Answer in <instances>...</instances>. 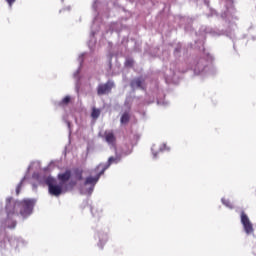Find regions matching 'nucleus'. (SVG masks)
Wrapping results in <instances>:
<instances>
[{
    "label": "nucleus",
    "mask_w": 256,
    "mask_h": 256,
    "mask_svg": "<svg viewBox=\"0 0 256 256\" xmlns=\"http://www.w3.org/2000/svg\"><path fill=\"white\" fill-rule=\"evenodd\" d=\"M118 161H121V159L119 157H116V158L110 157L106 164L98 165V167H96V169L94 170L96 175L94 177L90 176V177L86 178V181L80 190L82 195H91V193H93V190L95 189V185H97V182L99 181L101 175H103L105 173V171H107V169H109V167L112 165V163H117Z\"/></svg>",
    "instance_id": "obj_1"
},
{
    "label": "nucleus",
    "mask_w": 256,
    "mask_h": 256,
    "mask_svg": "<svg viewBox=\"0 0 256 256\" xmlns=\"http://www.w3.org/2000/svg\"><path fill=\"white\" fill-rule=\"evenodd\" d=\"M13 198L6 199V213L8 218L19 209L21 217L24 219L29 217L33 213V208L35 207V200L33 199H24L23 201L19 202L16 201L15 203L12 202Z\"/></svg>",
    "instance_id": "obj_2"
},
{
    "label": "nucleus",
    "mask_w": 256,
    "mask_h": 256,
    "mask_svg": "<svg viewBox=\"0 0 256 256\" xmlns=\"http://www.w3.org/2000/svg\"><path fill=\"white\" fill-rule=\"evenodd\" d=\"M45 183L48 185L50 195H53L54 197H59L62 193L67 192V188L63 186V183L57 182V180L51 176L46 178Z\"/></svg>",
    "instance_id": "obj_3"
},
{
    "label": "nucleus",
    "mask_w": 256,
    "mask_h": 256,
    "mask_svg": "<svg viewBox=\"0 0 256 256\" xmlns=\"http://www.w3.org/2000/svg\"><path fill=\"white\" fill-rule=\"evenodd\" d=\"M240 221L242 223V227H243L246 235H253V231H254L253 223H251L249 216H247V214H245V212H241Z\"/></svg>",
    "instance_id": "obj_4"
},
{
    "label": "nucleus",
    "mask_w": 256,
    "mask_h": 256,
    "mask_svg": "<svg viewBox=\"0 0 256 256\" xmlns=\"http://www.w3.org/2000/svg\"><path fill=\"white\" fill-rule=\"evenodd\" d=\"M194 73L195 75H208L210 72H209V66H207V60L200 59L194 65Z\"/></svg>",
    "instance_id": "obj_5"
},
{
    "label": "nucleus",
    "mask_w": 256,
    "mask_h": 256,
    "mask_svg": "<svg viewBox=\"0 0 256 256\" xmlns=\"http://www.w3.org/2000/svg\"><path fill=\"white\" fill-rule=\"evenodd\" d=\"M103 139L104 141L107 142L109 147H112L113 149H115L117 145V137H115V133H113V131L111 130L105 131L103 135Z\"/></svg>",
    "instance_id": "obj_6"
},
{
    "label": "nucleus",
    "mask_w": 256,
    "mask_h": 256,
    "mask_svg": "<svg viewBox=\"0 0 256 256\" xmlns=\"http://www.w3.org/2000/svg\"><path fill=\"white\" fill-rule=\"evenodd\" d=\"M114 85L115 84L112 81H108L106 84H100L97 89L98 95H106V93H110Z\"/></svg>",
    "instance_id": "obj_7"
},
{
    "label": "nucleus",
    "mask_w": 256,
    "mask_h": 256,
    "mask_svg": "<svg viewBox=\"0 0 256 256\" xmlns=\"http://www.w3.org/2000/svg\"><path fill=\"white\" fill-rule=\"evenodd\" d=\"M58 179L60 183H62V185L65 187V183L71 179V171L67 170L64 173L58 174Z\"/></svg>",
    "instance_id": "obj_8"
},
{
    "label": "nucleus",
    "mask_w": 256,
    "mask_h": 256,
    "mask_svg": "<svg viewBox=\"0 0 256 256\" xmlns=\"http://www.w3.org/2000/svg\"><path fill=\"white\" fill-rule=\"evenodd\" d=\"M132 89H143V79L137 78L131 82Z\"/></svg>",
    "instance_id": "obj_9"
},
{
    "label": "nucleus",
    "mask_w": 256,
    "mask_h": 256,
    "mask_svg": "<svg viewBox=\"0 0 256 256\" xmlns=\"http://www.w3.org/2000/svg\"><path fill=\"white\" fill-rule=\"evenodd\" d=\"M73 179H75V181H81V179H83V170H75Z\"/></svg>",
    "instance_id": "obj_10"
},
{
    "label": "nucleus",
    "mask_w": 256,
    "mask_h": 256,
    "mask_svg": "<svg viewBox=\"0 0 256 256\" xmlns=\"http://www.w3.org/2000/svg\"><path fill=\"white\" fill-rule=\"evenodd\" d=\"M101 115V110L97 108H92L91 117L92 119H99V116Z\"/></svg>",
    "instance_id": "obj_11"
},
{
    "label": "nucleus",
    "mask_w": 256,
    "mask_h": 256,
    "mask_svg": "<svg viewBox=\"0 0 256 256\" xmlns=\"http://www.w3.org/2000/svg\"><path fill=\"white\" fill-rule=\"evenodd\" d=\"M121 123L122 125H125L127 123H129V113H124L121 117Z\"/></svg>",
    "instance_id": "obj_12"
},
{
    "label": "nucleus",
    "mask_w": 256,
    "mask_h": 256,
    "mask_svg": "<svg viewBox=\"0 0 256 256\" xmlns=\"http://www.w3.org/2000/svg\"><path fill=\"white\" fill-rule=\"evenodd\" d=\"M175 81V73L167 74L166 76V83H173Z\"/></svg>",
    "instance_id": "obj_13"
},
{
    "label": "nucleus",
    "mask_w": 256,
    "mask_h": 256,
    "mask_svg": "<svg viewBox=\"0 0 256 256\" xmlns=\"http://www.w3.org/2000/svg\"><path fill=\"white\" fill-rule=\"evenodd\" d=\"M222 203H223V205L228 207V209H233V204L230 203L229 200H225V198H222Z\"/></svg>",
    "instance_id": "obj_14"
},
{
    "label": "nucleus",
    "mask_w": 256,
    "mask_h": 256,
    "mask_svg": "<svg viewBox=\"0 0 256 256\" xmlns=\"http://www.w3.org/2000/svg\"><path fill=\"white\" fill-rule=\"evenodd\" d=\"M33 167H35L36 169H39L41 167V164L39 162H33L29 167H28V171H31V169H33Z\"/></svg>",
    "instance_id": "obj_15"
},
{
    "label": "nucleus",
    "mask_w": 256,
    "mask_h": 256,
    "mask_svg": "<svg viewBox=\"0 0 256 256\" xmlns=\"http://www.w3.org/2000/svg\"><path fill=\"white\" fill-rule=\"evenodd\" d=\"M71 101V96H66L63 98V100L60 102V105H67Z\"/></svg>",
    "instance_id": "obj_16"
},
{
    "label": "nucleus",
    "mask_w": 256,
    "mask_h": 256,
    "mask_svg": "<svg viewBox=\"0 0 256 256\" xmlns=\"http://www.w3.org/2000/svg\"><path fill=\"white\" fill-rule=\"evenodd\" d=\"M100 244L101 243H107V234H101V236H98Z\"/></svg>",
    "instance_id": "obj_17"
},
{
    "label": "nucleus",
    "mask_w": 256,
    "mask_h": 256,
    "mask_svg": "<svg viewBox=\"0 0 256 256\" xmlns=\"http://www.w3.org/2000/svg\"><path fill=\"white\" fill-rule=\"evenodd\" d=\"M17 225V223L15 222V221H13L12 223H11V225L9 224V220H7V227L9 228V229H15V226Z\"/></svg>",
    "instance_id": "obj_18"
},
{
    "label": "nucleus",
    "mask_w": 256,
    "mask_h": 256,
    "mask_svg": "<svg viewBox=\"0 0 256 256\" xmlns=\"http://www.w3.org/2000/svg\"><path fill=\"white\" fill-rule=\"evenodd\" d=\"M91 213L94 217H99V215H101V212L97 213V209L95 208L91 209Z\"/></svg>",
    "instance_id": "obj_19"
},
{
    "label": "nucleus",
    "mask_w": 256,
    "mask_h": 256,
    "mask_svg": "<svg viewBox=\"0 0 256 256\" xmlns=\"http://www.w3.org/2000/svg\"><path fill=\"white\" fill-rule=\"evenodd\" d=\"M126 67H131L133 66V59H127L125 62Z\"/></svg>",
    "instance_id": "obj_20"
},
{
    "label": "nucleus",
    "mask_w": 256,
    "mask_h": 256,
    "mask_svg": "<svg viewBox=\"0 0 256 256\" xmlns=\"http://www.w3.org/2000/svg\"><path fill=\"white\" fill-rule=\"evenodd\" d=\"M21 183L22 182H20L16 188V195H19V191H21Z\"/></svg>",
    "instance_id": "obj_21"
},
{
    "label": "nucleus",
    "mask_w": 256,
    "mask_h": 256,
    "mask_svg": "<svg viewBox=\"0 0 256 256\" xmlns=\"http://www.w3.org/2000/svg\"><path fill=\"white\" fill-rule=\"evenodd\" d=\"M6 1H7L8 5H9V7H12L13 2H14L15 0H6Z\"/></svg>",
    "instance_id": "obj_22"
},
{
    "label": "nucleus",
    "mask_w": 256,
    "mask_h": 256,
    "mask_svg": "<svg viewBox=\"0 0 256 256\" xmlns=\"http://www.w3.org/2000/svg\"><path fill=\"white\" fill-rule=\"evenodd\" d=\"M151 151H152V153H153L154 159H156V158H157V152L154 151V148H151Z\"/></svg>",
    "instance_id": "obj_23"
},
{
    "label": "nucleus",
    "mask_w": 256,
    "mask_h": 256,
    "mask_svg": "<svg viewBox=\"0 0 256 256\" xmlns=\"http://www.w3.org/2000/svg\"><path fill=\"white\" fill-rule=\"evenodd\" d=\"M83 54L81 55V56H79V58H78V61H79V63H80V65H81V63H83Z\"/></svg>",
    "instance_id": "obj_24"
},
{
    "label": "nucleus",
    "mask_w": 256,
    "mask_h": 256,
    "mask_svg": "<svg viewBox=\"0 0 256 256\" xmlns=\"http://www.w3.org/2000/svg\"><path fill=\"white\" fill-rule=\"evenodd\" d=\"M76 91L79 93V82H76Z\"/></svg>",
    "instance_id": "obj_25"
},
{
    "label": "nucleus",
    "mask_w": 256,
    "mask_h": 256,
    "mask_svg": "<svg viewBox=\"0 0 256 256\" xmlns=\"http://www.w3.org/2000/svg\"><path fill=\"white\" fill-rule=\"evenodd\" d=\"M77 75H79V71H77L76 73H74V78H75V79H78V78H77Z\"/></svg>",
    "instance_id": "obj_26"
},
{
    "label": "nucleus",
    "mask_w": 256,
    "mask_h": 256,
    "mask_svg": "<svg viewBox=\"0 0 256 256\" xmlns=\"http://www.w3.org/2000/svg\"><path fill=\"white\" fill-rule=\"evenodd\" d=\"M66 123H67L68 127L70 128L71 127V123H69V122H66Z\"/></svg>",
    "instance_id": "obj_27"
},
{
    "label": "nucleus",
    "mask_w": 256,
    "mask_h": 256,
    "mask_svg": "<svg viewBox=\"0 0 256 256\" xmlns=\"http://www.w3.org/2000/svg\"><path fill=\"white\" fill-rule=\"evenodd\" d=\"M92 29H95V23L92 25Z\"/></svg>",
    "instance_id": "obj_28"
},
{
    "label": "nucleus",
    "mask_w": 256,
    "mask_h": 256,
    "mask_svg": "<svg viewBox=\"0 0 256 256\" xmlns=\"http://www.w3.org/2000/svg\"><path fill=\"white\" fill-rule=\"evenodd\" d=\"M163 147H164V149H166L167 145L164 144Z\"/></svg>",
    "instance_id": "obj_29"
},
{
    "label": "nucleus",
    "mask_w": 256,
    "mask_h": 256,
    "mask_svg": "<svg viewBox=\"0 0 256 256\" xmlns=\"http://www.w3.org/2000/svg\"><path fill=\"white\" fill-rule=\"evenodd\" d=\"M160 151H165V149H163V148H160Z\"/></svg>",
    "instance_id": "obj_30"
},
{
    "label": "nucleus",
    "mask_w": 256,
    "mask_h": 256,
    "mask_svg": "<svg viewBox=\"0 0 256 256\" xmlns=\"http://www.w3.org/2000/svg\"><path fill=\"white\" fill-rule=\"evenodd\" d=\"M24 180H25V178H23V180L21 181V183H23Z\"/></svg>",
    "instance_id": "obj_31"
},
{
    "label": "nucleus",
    "mask_w": 256,
    "mask_h": 256,
    "mask_svg": "<svg viewBox=\"0 0 256 256\" xmlns=\"http://www.w3.org/2000/svg\"><path fill=\"white\" fill-rule=\"evenodd\" d=\"M77 182H74L73 185H75Z\"/></svg>",
    "instance_id": "obj_32"
}]
</instances>
